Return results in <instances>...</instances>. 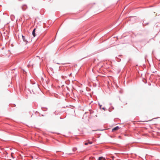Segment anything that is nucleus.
Segmentation results:
<instances>
[{
    "label": "nucleus",
    "mask_w": 160,
    "mask_h": 160,
    "mask_svg": "<svg viewBox=\"0 0 160 160\" xmlns=\"http://www.w3.org/2000/svg\"><path fill=\"white\" fill-rule=\"evenodd\" d=\"M99 106L100 108L101 109H102V105H100V104H99Z\"/></svg>",
    "instance_id": "13"
},
{
    "label": "nucleus",
    "mask_w": 160,
    "mask_h": 160,
    "mask_svg": "<svg viewBox=\"0 0 160 160\" xmlns=\"http://www.w3.org/2000/svg\"><path fill=\"white\" fill-rule=\"evenodd\" d=\"M119 128L118 126H116V127H115L113 128L112 130V132H113L115 131H116L118 129H119Z\"/></svg>",
    "instance_id": "3"
},
{
    "label": "nucleus",
    "mask_w": 160,
    "mask_h": 160,
    "mask_svg": "<svg viewBox=\"0 0 160 160\" xmlns=\"http://www.w3.org/2000/svg\"><path fill=\"white\" fill-rule=\"evenodd\" d=\"M72 74V73H70V74H69L68 75L69 76H70Z\"/></svg>",
    "instance_id": "14"
},
{
    "label": "nucleus",
    "mask_w": 160,
    "mask_h": 160,
    "mask_svg": "<svg viewBox=\"0 0 160 160\" xmlns=\"http://www.w3.org/2000/svg\"><path fill=\"white\" fill-rule=\"evenodd\" d=\"M22 10L23 11H25L27 8L28 7L27 5L25 4L23 5L21 7Z\"/></svg>",
    "instance_id": "1"
},
{
    "label": "nucleus",
    "mask_w": 160,
    "mask_h": 160,
    "mask_svg": "<svg viewBox=\"0 0 160 160\" xmlns=\"http://www.w3.org/2000/svg\"><path fill=\"white\" fill-rule=\"evenodd\" d=\"M35 30L36 28H34L32 31V34L34 37H35L36 36V33H35Z\"/></svg>",
    "instance_id": "4"
},
{
    "label": "nucleus",
    "mask_w": 160,
    "mask_h": 160,
    "mask_svg": "<svg viewBox=\"0 0 160 160\" xmlns=\"http://www.w3.org/2000/svg\"><path fill=\"white\" fill-rule=\"evenodd\" d=\"M22 38L23 40V41L26 42V44H27L28 42V41L27 40V38L23 36V35H22Z\"/></svg>",
    "instance_id": "2"
},
{
    "label": "nucleus",
    "mask_w": 160,
    "mask_h": 160,
    "mask_svg": "<svg viewBox=\"0 0 160 160\" xmlns=\"http://www.w3.org/2000/svg\"><path fill=\"white\" fill-rule=\"evenodd\" d=\"M87 142L88 143V144H92V142L90 141H88Z\"/></svg>",
    "instance_id": "9"
},
{
    "label": "nucleus",
    "mask_w": 160,
    "mask_h": 160,
    "mask_svg": "<svg viewBox=\"0 0 160 160\" xmlns=\"http://www.w3.org/2000/svg\"><path fill=\"white\" fill-rule=\"evenodd\" d=\"M84 144L85 145H87L88 144V143L87 142H85V143H84Z\"/></svg>",
    "instance_id": "12"
},
{
    "label": "nucleus",
    "mask_w": 160,
    "mask_h": 160,
    "mask_svg": "<svg viewBox=\"0 0 160 160\" xmlns=\"http://www.w3.org/2000/svg\"><path fill=\"white\" fill-rule=\"evenodd\" d=\"M148 23H143V26H146V25H148Z\"/></svg>",
    "instance_id": "7"
},
{
    "label": "nucleus",
    "mask_w": 160,
    "mask_h": 160,
    "mask_svg": "<svg viewBox=\"0 0 160 160\" xmlns=\"http://www.w3.org/2000/svg\"><path fill=\"white\" fill-rule=\"evenodd\" d=\"M12 158H14V157H13L12 156Z\"/></svg>",
    "instance_id": "15"
},
{
    "label": "nucleus",
    "mask_w": 160,
    "mask_h": 160,
    "mask_svg": "<svg viewBox=\"0 0 160 160\" xmlns=\"http://www.w3.org/2000/svg\"><path fill=\"white\" fill-rule=\"evenodd\" d=\"M62 78H63V79H65V78L67 77L66 76H62Z\"/></svg>",
    "instance_id": "8"
},
{
    "label": "nucleus",
    "mask_w": 160,
    "mask_h": 160,
    "mask_svg": "<svg viewBox=\"0 0 160 160\" xmlns=\"http://www.w3.org/2000/svg\"><path fill=\"white\" fill-rule=\"evenodd\" d=\"M102 158L103 157H100L99 158L98 160H101Z\"/></svg>",
    "instance_id": "10"
},
{
    "label": "nucleus",
    "mask_w": 160,
    "mask_h": 160,
    "mask_svg": "<svg viewBox=\"0 0 160 160\" xmlns=\"http://www.w3.org/2000/svg\"><path fill=\"white\" fill-rule=\"evenodd\" d=\"M101 109H103V110H104V111H105L106 110V109L105 108V107H104L102 108Z\"/></svg>",
    "instance_id": "11"
},
{
    "label": "nucleus",
    "mask_w": 160,
    "mask_h": 160,
    "mask_svg": "<svg viewBox=\"0 0 160 160\" xmlns=\"http://www.w3.org/2000/svg\"><path fill=\"white\" fill-rule=\"evenodd\" d=\"M41 109H42V111H46L47 110V109H48L47 108H43V107H42V108H41Z\"/></svg>",
    "instance_id": "5"
},
{
    "label": "nucleus",
    "mask_w": 160,
    "mask_h": 160,
    "mask_svg": "<svg viewBox=\"0 0 160 160\" xmlns=\"http://www.w3.org/2000/svg\"><path fill=\"white\" fill-rule=\"evenodd\" d=\"M77 150V148L76 147H74L72 149V150L73 152H75Z\"/></svg>",
    "instance_id": "6"
}]
</instances>
